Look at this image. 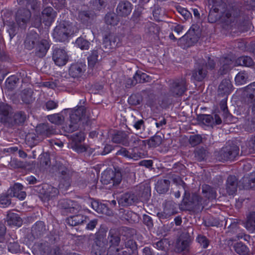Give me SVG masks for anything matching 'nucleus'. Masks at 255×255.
I'll use <instances>...</instances> for the list:
<instances>
[{
    "label": "nucleus",
    "instance_id": "1",
    "mask_svg": "<svg viewBox=\"0 0 255 255\" xmlns=\"http://www.w3.org/2000/svg\"><path fill=\"white\" fill-rule=\"evenodd\" d=\"M24 45L28 50L35 47V55L39 58L44 57L50 47L48 35H39L37 33H28Z\"/></svg>",
    "mask_w": 255,
    "mask_h": 255
},
{
    "label": "nucleus",
    "instance_id": "2",
    "mask_svg": "<svg viewBox=\"0 0 255 255\" xmlns=\"http://www.w3.org/2000/svg\"><path fill=\"white\" fill-rule=\"evenodd\" d=\"M87 118L85 107L80 106L77 109H74L70 116V124L64 128L65 130L68 132H72L77 128L78 123L83 119L86 120Z\"/></svg>",
    "mask_w": 255,
    "mask_h": 255
},
{
    "label": "nucleus",
    "instance_id": "3",
    "mask_svg": "<svg viewBox=\"0 0 255 255\" xmlns=\"http://www.w3.org/2000/svg\"><path fill=\"white\" fill-rule=\"evenodd\" d=\"M182 203L187 208L194 210H202L207 205L206 200L203 199L198 194L193 193L190 196L186 192L182 200Z\"/></svg>",
    "mask_w": 255,
    "mask_h": 255
},
{
    "label": "nucleus",
    "instance_id": "4",
    "mask_svg": "<svg viewBox=\"0 0 255 255\" xmlns=\"http://www.w3.org/2000/svg\"><path fill=\"white\" fill-rule=\"evenodd\" d=\"M36 190L38 193L39 198L44 202L53 199L59 194V190L57 188L48 184L39 186Z\"/></svg>",
    "mask_w": 255,
    "mask_h": 255
},
{
    "label": "nucleus",
    "instance_id": "5",
    "mask_svg": "<svg viewBox=\"0 0 255 255\" xmlns=\"http://www.w3.org/2000/svg\"><path fill=\"white\" fill-rule=\"evenodd\" d=\"M108 241L106 238V234L99 232L97 234L94 243L92 247V255H102L108 248Z\"/></svg>",
    "mask_w": 255,
    "mask_h": 255
},
{
    "label": "nucleus",
    "instance_id": "6",
    "mask_svg": "<svg viewBox=\"0 0 255 255\" xmlns=\"http://www.w3.org/2000/svg\"><path fill=\"white\" fill-rule=\"evenodd\" d=\"M122 176L119 171L107 170L102 174L101 181L104 185H110V187L119 185L122 181Z\"/></svg>",
    "mask_w": 255,
    "mask_h": 255
},
{
    "label": "nucleus",
    "instance_id": "7",
    "mask_svg": "<svg viewBox=\"0 0 255 255\" xmlns=\"http://www.w3.org/2000/svg\"><path fill=\"white\" fill-rule=\"evenodd\" d=\"M56 16V13L53 8L51 7H47L42 10L40 18H35L33 26L38 27L42 22L46 26H48L54 21Z\"/></svg>",
    "mask_w": 255,
    "mask_h": 255
},
{
    "label": "nucleus",
    "instance_id": "8",
    "mask_svg": "<svg viewBox=\"0 0 255 255\" xmlns=\"http://www.w3.org/2000/svg\"><path fill=\"white\" fill-rule=\"evenodd\" d=\"M188 84L184 77L173 80L170 84V93L173 96H181L187 90Z\"/></svg>",
    "mask_w": 255,
    "mask_h": 255
},
{
    "label": "nucleus",
    "instance_id": "9",
    "mask_svg": "<svg viewBox=\"0 0 255 255\" xmlns=\"http://www.w3.org/2000/svg\"><path fill=\"white\" fill-rule=\"evenodd\" d=\"M58 207L69 213H76L82 209L81 206L77 202L67 199L60 200Z\"/></svg>",
    "mask_w": 255,
    "mask_h": 255
},
{
    "label": "nucleus",
    "instance_id": "10",
    "mask_svg": "<svg viewBox=\"0 0 255 255\" xmlns=\"http://www.w3.org/2000/svg\"><path fill=\"white\" fill-rule=\"evenodd\" d=\"M239 154V148L236 145L223 147L219 153V159L227 161L234 159Z\"/></svg>",
    "mask_w": 255,
    "mask_h": 255
},
{
    "label": "nucleus",
    "instance_id": "11",
    "mask_svg": "<svg viewBox=\"0 0 255 255\" xmlns=\"http://www.w3.org/2000/svg\"><path fill=\"white\" fill-rule=\"evenodd\" d=\"M200 34L201 33H186L179 38L178 44L183 49L189 47L198 41Z\"/></svg>",
    "mask_w": 255,
    "mask_h": 255
},
{
    "label": "nucleus",
    "instance_id": "12",
    "mask_svg": "<svg viewBox=\"0 0 255 255\" xmlns=\"http://www.w3.org/2000/svg\"><path fill=\"white\" fill-rule=\"evenodd\" d=\"M245 102L255 111V82L246 87L244 90Z\"/></svg>",
    "mask_w": 255,
    "mask_h": 255
},
{
    "label": "nucleus",
    "instance_id": "13",
    "mask_svg": "<svg viewBox=\"0 0 255 255\" xmlns=\"http://www.w3.org/2000/svg\"><path fill=\"white\" fill-rule=\"evenodd\" d=\"M177 213L176 204L172 201H168L163 204V210L157 214L159 218L167 219Z\"/></svg>",
    "mask_w": 255,
    "mask_h": 255
},
{
    "label": "nucleus",
    "instance_id": "14",
    "mask_svg": "<svg viewBox=\"0 0 255 255\" xmlns=\"http://www.w3.org/2000/svg\"><path fill=\"white\" fill-rule=\"evenodd\" d=\"M52 59L57 65L62 66L67 62L68 57L65 50L55 48L53 51Z\"/></svg>",
    "mask_w": 255,
    "mask_h": 255
},
{
    "label": "nucleus",
    "instance_id": "15",
    "mask_svg": "<svg viewBox=\"0 0 255 255\" xmlns=\"http://www.w3.org/2000/svg\"><path fill=\"white\" fill-rule=\"evenodd\" d=\"M139 200L138 197L132 193H126L119 198V204L123 207L130 206L137 203Z\"/></svg>",
    "mask_w": 255,
    "mask_h": 255
},
{
    "label": "nucleus",
    "instance_id": "16",
    "mask_svg": "<svg viewBox=\"0 0 255 255\" xmlns=\"http://www.w3.org/2000/svg\"><path fill=\"white\" fill-rule=\"evenodd\" d=\"M11 112V107L6 104L0 103V116L1 122L6 125L7 123L11 124V117L9 116V114Z\"/></svg>",
    "mask_w": 255,
    "mask_h": 255
},
{
    "label": "nucleus",
    "instance_id": "17",
    "mask_svg": "<svg viewBox=\"0 0 255 255\" xmlns=\"http://www.w3.org/2000/svg\"><path fill=\"white\" fill-rule=\"evenodd\" d=\"M118 155H121L128 159H132L133 160H137L142 157V153L140 152H136L134 149H132L131 151L125 148L121 147L116 153Z\"/></svg>",
    "mask_w": 255,
    "mask_h": 255
},
{
    "label": "nucleus",
    "instance_id": "18",
    "mask_svg": "<svg viewBox=\"0 0 255 255\" xmlns=\"http://www.w3.org/2000/svg\"><path fill=\"white\" fill-rule=\"evenodd\" d=\"M86 65L84 63L77 62L72 64L69 70V75L73 78L81 77L86 70Z\"/></svg>",
    "mask_w": 255,
    "mask_h": 255
},
{
    "label": "nucleus",
    "instance_id": "19",
    "mask_svg": "<svg viewBox=\"0 0 255 255\" xmlns=\"http://www.w3.org/2000/svg\"><path fill=\"white\" fill-rule=\"evenodd\" d=\"M207 72L204 63L200 62L193 71L192 77L197 81H201L206 77Z\"/></svg>",
    "mask_w": 255,
    "mask_h": 255
},
{
    "label": "nucleus",
    "instance_id": "20",
    "mask_svg": "<svg viewBox=\"0 0 255 255\" xmlns=\"http://www.w3.org/2000/svg\"><path fill=\"white\" fill-rule=\"evenodd\" d=\"M36 132L43 139L56 133V130L48 124H40L36 128Z\"/></svg>",
    "mask_w": 255,
    "mask_h": 255
},
{
    "label": "nucleus",
    "instance_id": "21",
    "mask_svg": "<svg viewBox=\"0 0 255 255\" xmlns=\"http://www.w3.org/2000/svg\"><path fill=\"white\" fill-rule=\"evenodd\" d=\"M23 186L19 183H15L8 190L10 196L16 197L20 200H23L26 197V193L22 191Z\"/></svg>",
    "mask_w": 255,
    "mask_h": 255
},
{
    "label": "nucleus",
    "instance_id": "22",
    "mask_svg": "<svg viewBox=\"0 0 255 255\" xmlns=\"http://www.w3.org/2000/svg\"><path fill=\"white\" fill-rule=\"evenodd\" d=\"M220 68L219 73L221 75L227 73L233 67V61L229 57H223L220 59Z\"/></svg>",
    "mask_w": 255,
    "mask_h": 255
},
{
    "label": "nucleus",
    "instance_id": "23",
    "mask_svg": "<svg viewBox=\"0 0 255 255\" xmlns=\"http://www.w3.org/2000/svg\"><path fill=\"white\" fill-rule=\"evenodd\" d=\"M31 16L30 12L27 9L19 10L16 15V21L19 26L25 25Z\"/></svg>",
    "mask_w": 255,
    "mask_h": 255
},
{
    "label": "nucleus",
    "instance_id": "24",
    "mask_svg": "<svg viewBox=\"0 0 255 255\" xmlns=\"http://www.w3.org/2000/svg\"><path fill=\"white\" fill-rule=\"evenodd\" d=\"M108 240L110 244L109 248H117L116 247L119 245L121 242V238L119 232L115 229L110 230Z\"/></svg>",
    "mask_w": 255,
    "mask_h": 255
},
{
    "label": "nucleus",
    "instance_id": "25",
    "mask_svg": "<svg viewBox=\"0 0 255 255\" xmlns=\"http://www.w3.org/2000/svg\"><path fill=\"white\" fill-rule=\"evenodd\" d=\"M131 9V4L129 2L123 1L118 4L117 12L119 15L126 16L130 13Z\"/></svg>",
    "mask_w": 255,
    "mask_h": 255
},
{
    "label": "nucleus",
    "instance_id": "26",
    "mask_svg": "<svg viewBox=\"0 0 255 255\" xmlns=\"http://www.w3.org/2000/svg\"><path fill=\"white\" fill-rule=\"evenodd\" d=\"M233 85L231 81L228 79H225L220 84L218 92L219 95L222 96L229 95L232 91Z\"/></svg>",
    "mask_w": 255,
    "mask_h": 255
},
{
    "label": "nucleus",
    "instance_id": "27",
    "mask_svg": "<svg viewBox=\"0 0 255 255\" xmlns=\"http://www.w3.org/2000/svg\"><path fill=\"white\" fill-rule=\"evenodd\" d=\"M112 140L116 143H121L125 146H128V134L125 131H119L115 133Z\"/></svg>",
    "mask_w": 255,
    "mask_h": 255
},
{
    "label": "nucleus",
    "instance_id": "28",
    "mask_svg": "<svg viewBox=\"0 0 255 255\" xmlns=\"http://www.w3.org/2000/svg\"><path fill=\"white\" fill-rule=\"evenodd\" d=\"M88 218L81 214L72 216L67 218L66 222L67 224L71 226H76L79 225L87 223Z\"/></svg>",
    "mask_w": 255,
    "mask_h": 255
},
{
    "label": "nucleus",
    "instance_id": "29",
    "mask_svg": "<svg viewBox=\"0 0 255 255\" xmlns=\"http://www.w3.org/2000/svg\"><path fill=\"white\" fill-rule=\"evenodd\" d=\"M42 86L48 88L54 89L56 88L66 87L68 86L67 80L61 78L55 81H46L42 84Z\"/></svg>",
    "mask_w": 255,
    "mask_h": 255
},
{
    "label": "nucleus",
    "instance_id": "30",
    "mask_svg": "<svg viewBox=\"0 0 255 255\" xmlns=\"http://www.w3.org/2000/svg\"><path fill=\"white\" fill-rule=\"evenodd\" d=\"M128 146H131L133 149L136 148H142L146 146V141L144 140H141L139 137L136 135H128Z\"/></svg>",
    "mask_w": 255,
    "mask_h": 255
},
{
    "label": "nucleus",
    "instance_id": "31",
    "mask_svg": "<svg viewBox=\"0 0 255 255\" xmlns=\"http://www.w3.org/2000/svg\"><path fill=\"white\" fill-rule=\"evenodd\" d=\"M60 172L61 174V179L59 184V187L67 190L71 185V177L69 171L67 168H64Z\"/></svg>",
    "mask_w": 255,
    "mask_h": 255
},
{
    "label": "nucleus",
    "instance_id": "32",
    "mask_svg": "<svg viewBox=\"0 0 255 255\" xmlns=\"http://www.w3.org/2000/svg\"><path fill=\"white\" fill-rule=\"evenodd\" d=\"M237 179L235 176L228 177L226 183V190L229 195H233L237 190Z\"/></svg>",
    "mask_w": 255,
    "mask_h": 255
},
{
    "label": "nucleus",
    "instance_id": "33",
    "mask_svg": "<svg viewBox=\"0 0 255 255\" xmlns=\"http://www.w3.org/2000/svg\"><path fill=\"white\" fill-rule=\"evenodd\" d=\"M27 119V115L26 113L22 111H19L14 114L13 117L11 118L12 123L11 124L6 125L7 127H11L14 125H19L23 124Z\"/></svg>",
    "mask_w": 255,
    "mask_h": 255
},
{
    "label": "nucleus",
    "instance_id": "34",
    "mask_svg": "<svg viewBox=\"0 0 255 255\" xmlns=\"http://www.w3.org/2000/svg\"><path fill=\"white\" fill-rule=\"evenodd\" d=\"M33 91L31 88L23 90L20 93V98L22 102L26 104L33 102L35 99L33 97Z\"/></svg>",
    "mask_w": 255,
    "mask_h": 255
},
{
    "label": "nucleus",
    "instance_id": "35",
    "mask_svg": "<svg viewBox=\"0 0 255 255\" xmlns=\"http://www.w3.org/2000/svg\"><path fill=\"white\" fill-rule=\"evenodd\" d=\"M202 192L204 196L210 200L216 199L217 196L215 189L207 184H204L202 186Z\"/></svg>",
    "mask_w": 255,
    "mask_h": 255
},
{
    "label": "nucleus",
    "instance_id": "36",
    "mask_svg": "<svg viewBox=\"0 0 255 255\" xmlns=\"http://www.w3.org/2000/svg\"><path fill=\"white\" fill-rule=\"evenodd\" d=\"M45 231V227L44 224L42 221L36 222L35 224L33 226L31 230L32 234L35 238H39Z\"/></svg>",
    "mask_w": 255,
    "mask_h": 255
},
{
    "label": "nucleus",
    "instance_id": "37",
    "mask_svg": "<svg viewBox=\"0 0 255 255\" xmlns=\"http://www.w3.org/2000/svg\"><path fill=\"white\" fill-rule=\"evenodd\" d=\"M105 22L107 30H113L118 22L117 15L114 13H108L105 16Z\"/></svg>",
    "mask_w": 255,
    "mask_h": 255
},
{
    "label": "nucleus",
    "instance_id": "38",
    "mask_svg": "<svg viewBox=\"0 0 255 255\" xmlns=\"http://www.w3.org/2000/svg\"><path fill=\"white\" fill-rule=\"evenodd\" d=\"M6 221L8 225L20 226L22 224L21 218L16 214L8 213L6 218Z\"/></svg>",
    "mask_w": 255,
    "mask_h": 255
},
{
    "label": "nucleus",
    "instance_id": "39",
    "mask_svg": "<svg viewBox=\"0 0 255 255\" xmlns=\"http://www.w3.org/2000/svg\"><path fill=\"white\" fill-rule=\"evenodd\" d=\"M133 78V80H129V82H131L130 83L131 86L135 85L137 83H144L148 82L149 77L145 73L139 72H136Z\"/></svg>",
    "mask_w": 255,
    "mask_h": 255
},
{
    "label": "nucleus",
    "instance_id": "40",
    "mask_svg": "<svg viewBox=\"0 0 255 255\" xmlns=\"http://www.w3.org/2000/svg\"><path fill=\"white\" fill-rule=\"evenodd\" d=\"M42 140V138L38 134L34 133H29L25 137L26 144L31 147L35 146Z\"/></svg>",
    "mask_w": 255,
    "mask_h": 255
},
{
    "label": "nucleus",
    "instance_id": "41",
    "mask_svg": "<svg viewBox=\"0 0 255 255\" xmlns=\"http://www.w3.org/2000/svg\"><path fill=\"white\" fill-rule=\"evenodd\" d=\"M169 184L170 181L168 180H159L156 184V190L159 194L165 193L168 191Z\"/></svg>",
    "mask_w": 255,
    "mask_h": 255
},
{
    "label": "nucleus",
    "instance_id": "42",
    "mask_svg": "<svg viewBox=\"0 0 255 255\" xmlns=\"http://www.w3.org/2000/svg\"><path fill=\"white\" fill-rule=\"evenodd\" d=\"M235 64L237 66L251 67L254 65V62L251 57L243 56L239 57L236 60Z\"/></svg>",
    "mask_w": 255,
    "mask_h": 255
},
{
    "label": "nucleus",
    "instance_id": "43",
    "mask_svg": "<svg viewBox=\"0 0 255 255\" xmlns=\"http://www.w3.org/2000/svg\"><path fill=\"white\" fill-rule=\"evenodd\" d=\"M244 188L247 189L255 187V172H253L248 176L243 178Z\"/></svg>",
    "mask_w": 255,
    "mask_h": 255
},
{
    "label": "nucleus",
    "instance_id": "44",
    "mask_svg": "<svg viewBox=\"0 0 255 255\" xmlns=\"http://www.w3.org/2000/svg\"><path fill=\"white\" fill-rule=\"evenodd\" d=\"M245 227L249 231H255V211L251 213L247 216Z\"/></svg>",
    "mask_w": 255,
    "mask_h": 255
},
{
    "label": "nucleus",
    "instance_id": "45",
    "mask_svg": "<svg viewBox=\"0 0 255 255\" xmlns=\"http://www.w3.org/2000/svg\"><path fill=\"white\" fill-rule=\"evenodd\" d=\"M117 40H119L118 38L116 37L115 36L112 35L111 33H109L105 36L104 44H105V46L106 47L109 46V49L113 48L117 45V44H116V42H117Z\"/></svg>",
    "mask_w": 255,
    "mask_h": 255
},
{
    "label": "nucleus",
    "instance_id": "46",
    "mask_svg": "<svg viewBox=\"0 0 255 255\" xmlns=\"http://www.w3.org/2000/svg\"><path fill=\"white\" fill-rule=\"evenodd\" d=\"M19 79L15 76H11L8 77L5 81V87L8 91H12L17 86Z\"/></svg>",
    "mask_w": 255,
    "mask_h": 255
},
{
    "label": "nucleus",
    "instance_id": "47",
    "mask_svg": "<svg viewBox=\"0 0 255 255\" xmlns=\"http://www.w3.org/2000/svg\"><path fill=\"white\" fill-rule=\"evenodd\" d=\"M48 120L55 125H61L64 120V117L60 113L55 114L47 116Z\"/></svg>",
    "mask_w": 255,
    "mask_h": 255
},
{
    "label": "nucleus",
    "instance_id": "48",
    "mask_svg": "<svg viewBox=\"0 0 255 255\" xmlns=\"http://www.w3.org/2000/svg\"><path fill=\"white\" fill-rule=\"evenodd\" d=\"M248 79V74L245 71H242L236 75L235 80L237 85H242L246 83Z\"/></svg>",
    "mask_w": 255,
    "mask_h": 255
},
{
    "label": "nucleus",
    "instance_id": "49",
    "mask_svg": "<svg viewBox=\"0 0 255 255\" xmlns=\"http://www.w3.org/2000/svg\"><path fill=\"white\" fill-rule=\"evenodd\" d=\"M162 140L163 137L162 136L155 134L149 139L148 144L150 147H156L162 143Z\"/></svg>",
    "mask_w": 255,
    "mask_h": 255
},
{
    "label": "nucleus",
    "instance_id": "50",
    "mask_svg": "<svg viewBox=\"0 0 255 255\" xmlns=\"http://www.w3.org/2000/svg\"><path fill=\"white\" fill-rule=\"evenodd\" d=\"M98 52L97 50H94L91 52V53L88 57L89 66L94 67L98 62Z\"/></svg>",
    "mask_w": 255,
    "mask_h": 255
},
{
    "label": "nucleus",
    "instance_id": "51",
    "mask_svg": "<svg viewBox=\"0 0 255 255\" xmlns=\"http://www.w3.org/2000/svg\"><path fill=\"white\" fill-rule=\"evenodd\" d=\"M8 192L6 194H2L0 196V207L5 208L11 204V197Z\"/></svg>",
    "mask_w": 255,
    "mask_h": 255
},
{
    "label": "nucleus",
    "instance_id": "52",
    "mask_svg": "<svg viewBox=\"0 0 255 255\" xmlns=\"http://www.w3.org/2000/svg\"><path fill=\"white\" fill-rule=\"evenodd\" d=\"M199 118L205 125L211 126L214 125V118L210 115H201Z\"/></svg>",
    "mask_w": 255,
    "mask_h": 255
},
{
    "label": "nucleus",
    "instance_id": "53",
    "mask_svg": "<svg viewBox=\"0 0 255 255\" xmlns=\"http://www.w3.org/2000/svg\"><path fill=\"white\" fill-rule=\"evenodd\" d=\"M227 98L225 97L221 101L220 104L221 112L222 113L223 116L225 118H227L230 116V113L227 107Z\"/></svg>",
    "mask_w": 255,
    "mask_h": 255
},
{
    "label": "nucleus",
    "instance_id": "54",
    "mask_svg": "<svg viewBox=\"0 0 255 255\" xmlns=\"http://www.w3.org/2000/svg\"><path fill=\"white\" fill-rule=\"evenodd\" d=\"M91 205L92 208L98 213L103 214L105 213V210L106 209L104 205L99 204V203L96 201H91Z\"/></svg>",
    "mask_w": 255,
    "mask_h": 255
},
{
    "label": "nucleus",
    "instance_id": "55",
    "mask_svg": "<svg viewBox=\"0 0 255 255\" xmlns=\"http://www.w3.org/2000/svg\"><path fill=\"white\" fill-rule=\"evenodd\" d=\"M75 43L82 50H87L89 48V42L81 37L77 38Z\"/></svg>",
    "mask_w": 255,
    "mask_h": 255
},
{
    "label": "nucleus",
    "instance_id": "56",
    "mask_svg": "<svg viewBox=\"0 0 255 255\" xmlns=\"http://www.w3.org/2000/svg\"><path fill=\"white\" fill-rule=\"evenodd\" d=\"M245 128L247 131H255V117L249 119L245 123Z\"/></svg>",
    "mask_w": 255,
    "mask_h": 255
},
{
    "label": "nucleus",
    "instance_id": "57",
    "mask_svg": "<svg viewBox=\"0 0 255 255\" xmlns=\"http://www.w3.org/2000/svg\"><path fill=\"white\" fill-rule=\"evenodd\" d=\"M202 137L200 135L195 134L190 135L189 139V143L192 146H195L201 143Z\"/></svg>",
    "mask_w": 255,
    "mask_h": 255
},
{
    "label": "nucleus",
    "instance_id": "58",
    "mask_svg": "<svg viewBox=\"0 0 255 255\" xmlns=\"http://www.w3.org/2000/svg\"><path fill=\"white\" fill-rule=\"evenodd\" d=\"M131 254V252L129 251H123L121 253H120V249L119 248H109L108 251L107 255H129Z\"/></svg>",
    "mask_w": 255,
    "mask_h": 255
},
{
    "label": "nucleus",
    "instance_id": "59",
    "mask_svg": "<svg viewBox=\"0 0 255 255\" xmlns=\"http://www.w3.org/2000/svg\"><path fill=\"white\" fill-rule=\"evenodd\" d=\"M206 156V151L203 148H197L195 151V157L199 161L203 160Z\"/></svg>",
    "mask_w": 255,
    "mask_h": 255
},
{
    "label": "nucleus",
    "instance_id": "60",
    "mask_svg": "<svg viewBox=\"0 0 255 255\" xmlns=\"http://www.w3.org/2000/svg\"><path fill=\"white\" fill-rule=\"evenodd\" d=\"M235 250L238 254L241 255H244L248 252V248L246 246L241 243L235 245Z\"/></svg>",
    "mask_w": 255,
    "mask_h": 255
},
{
    "label": "nucleus",
    "instance_id": "61",
    "mask_svg": "<svg viewBox=\"0 0 255 255\" xmlns=\"http://www.w3.org/2000/svg\"><path fill=\"white\" fill-rule=\"evenodd\" d=\"M69 33H53V37L57 42H64L68 37Z\"/></svg>",
    "mask_w": 255,
    "mask_h": 255
},
{
    "label": "nucleus",
    "instance_id": "62",
    "mask_svg": "<svg viewBox=\"0 0 255 255\" xmlns=\"http://www.w3.org/2000/svg\"><path fill=\"white\" fill-rule=\"evenodd\" d=\"M189 246V242L188 240L179 241L177 243L176 249L178 252H182L187 250Z\"/></svg>",
    "mask_w": 255,
    "mask_h": 255
},
{
    "label": "nucleus",
    "instance_id": "63",
    "mask_svg": "<svg viewBox=\"0 0 255 255\" xmlns=\"http://www.w3.org/2000/svg\"><path fill=\"white\" fill-rule=\"evenodd\" d=\"M176 8L177 11L183 16L185 19H187L191 17V13L186 8L181 7L180 5H177Z\"/></svg>",
    "mask_w": 255,
    "mask_h": 255
},
{
    "label": "nucleus",
    "instance_id": "64",
    "mask_svg": "<svg viewBox=\"0 0 255 255\" xmlns=\"http://www.w3.org/2000/svg\"><path fill=\"white\" fill-rule=\"evenodd\" d=\"M72 140L76 143L81 142L85 139V135L83 132H79L71 135Z\"/></svg>",
    "mask_w": 255,
    "mask_h": 255
}]
</instances>
